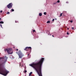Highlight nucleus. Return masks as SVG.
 <instances>
[{"label":"nucleus","instance_id":"f257e3e1","mask_svg":"<svg viewBox=\"0 0 76 76\" xmlns=\"http://www.w3.org/2000/svg\"><path fill=\"white\" fill-rule=\"evenodd\" d=\"M44 60V58H42L41 59L36 63H33L29 65V66L34 68L38 74L39 76H42L41 72L42 64Z\"/></svg>","mask_w":76,"mask_h":76},{"label":"nucleus","instance_id":"f03ea898","mask_svg":"<svg viewBox=\"0 0 76 76\" xmlns=\"http://www.w3.org/2000/svg\"><path fill=\"white\" fill-rule=\"evenodd\" d=\"M16 53L18 54V55L19 58H22V57L24 56V55H23V54L22 53V52L21 51H20V50L19 51L16 52Z\"/></svg>","mask_w":76,"mask_h":76},{"label":"nucleus","instance_id":"7ed1b4c3","mask_svg":"<svg viewBox=\"0 0 76 76\" xmlns=\"http://www.w3.org/2000/svg\"><path fill=\"white\" fill-rule=\"evenodd\" d=\"M8 72L6 71H2L0 69V74L4 75V76H6L8 73Z\"/></svg>","mask_w":76,"mask_h":76},{"label":"nucleus","instance_id":"20e7f679","mask_svg":"<svg viewBox=\"0 0 76 76\" xmlns=\"http://www.w3.org/2000/svg\"><path fill=\"white\" fill-rule=\"evenodd\" d=\"M12 48H9L8 49L6 48L4 50L5 51H7L8 54H10L13 53V52H11V51H12Z\"/></svg>","mask_w":76,"mask_h":76},{"label":"nucleus","instance_id":"39448f33","mask_svg":"<svg viewBox=\"0 0 76 76\" xmlns=\"http://www.w3.org/2000/svg\"><path fill=\"white\" fill-rule=\"evenodd\" d=\"M13 6V3H10L7 6V8L8 9H11L12 7Z\"/></svg>","mask_w":76,"mask_h":76},{"label":"nucleus","instance_id":"423d86ee","mask_svg":"<svg viewBox=\"0 0 76 76\" xmlns=\"http://www.w3.org/2000/svg\"><path fill=\"white\" fill-rule=\"evenodd\" d=\"M32 49V48L31 47H26L24 49V50L25 51H28V50H29L30 51H31V50Z\"/></svg>","mask_w":76,"mask_h":76},{"label":"nucleus","instance_id":"0eeeda50","mask_svg":"<svg viewBox=\"0 0 76 76\" xmlns=\"http://www.w3.org/2000/svg\"><path fill=\"white\" fill-rule=\"evenodd\" d=\"M23 64H21V63H20V67H23Z\"/></svg>","mask_w":76,"mask_h":76},{"label":"nucleus","instance_id":"6e6552de","mask_svg":"<svg viewBox=\"0 0 76 76\" xmlns=\"http://www.w3.org/2000/svg\"><path fill=\"white\" fill-rule=\"evenodd\" d=\"M39 16H42V13H39Z\"/></svg>","mask_w":76,"mask_h":76},{"label":"nucleus","instance_id":"1a4fd4ad","mask_svg":"<svg viewBox=\"0 0 76 76\" xmlns=\"http://www.w3.org/2000/svg\"><path fill=\"white\" fill-rule=\"evenodd\" d=\"M48 34H48V35H51V34H50V32L48 31H47V34H48Z\"/></svg>","mask_w":76,"mask_h":76},{"label":"nucleus","instance_id":"9d476101","mask_svg":"<svg viewBox=\"0 0 76 76\" xmlns=\"http://www.w3.org/2000/svg\"><path fill=\"white\" fill-rule=\"evenodd\" d=\"M31 74H32V72H30V73L29 74V76L31 75Z\"/></svg>","mask_w":76,"mask_h":76},{"label":"nucleus","instance_id":"9b49d317","mask_svg":"<svg viewBox=\"0 0 76 76\" xmlns=\"http://www.w3.org/2000/svg\"><path fill=\"white\" fill-rule=\"evenodd\" d=\"M0 23H2V24H3L4 23V22H3V21H0Z\"/></svg>","mask_w":76,"mask_h":76},{"label":"nucleus","instance_id":"f8f14e48","mask_svg":"<svg viewBox=\"0 0 76 76\" xmlns=\"http://www.w3.org/2000/svg\"><path fill=\"white\" fill-rule=\"evenodd\" d=\"M47 23H50V21H48L47 22Z\"/></svg>","mask_w":76,"mask_h":76},{"label":"nucleus","instance_id":"ddd939ff","mask_svg":"<svg viewBox=\"0 0 76 76\" xmlns=\"http://www.w3.org/2000/svg\"><path fill=\"white\" fill-rule=\"evenodd\" d=\"M44 14L45 15H47V12H44Z\"/></svg>","mask_w":76,"mask_h":76},{"label":"nucleus","instance_id":"4468645a","mask_svg":"<svg viewBox=\"0 0 76 76\" xmlns=\"http://www.w3.org/2000/svg\"><path fill=\"white\" fill-rule=\"evenodd\" d=\"M7 15H9V14H10V12H8L7 13Z\"/></svg>","mask_w":76,"mask_h":76},{"label":"nucleus","instance_id":"2eb2a0df","mask_svg":"<svg viewBox=\"0 0 76 76\" xmlns=\"http://www.w3.org/2000/svg\"><path fill=\"white\" fill-rule=\"evenodd\" d=\"M62 14H63L62 13H61V14H60V17H61V16H62Z\"/></svg>","mask_w":76,"mask_h":76},{"label":"nucleus","instance_id":"dca6fc26","mask_svg":"<svg viewBox=\"0 0 76 76\" xmlns=\"http://www.w3.org/2000/svg\"><path fill=\"white\" fill-rule=\"evenodd\" d=\"M24 72H25V73H26V72H27V71H26V70H25L24 71Z\"/></svg>","mask_w":76,"mask_h":76},{"label":"nucleus","instance_id":"f3484780","mask_svg":"<svg viewBox=\"0 0 76 76\" xmlns=\"http://www.w3.org/2000/svg\"><path fill=\"white\" fill-rule=\"evenodd\" d=\"M57 3H60V1L58 0V1H57Z\"/></svg>","mask_w":76,"mask_h":76},{"label":"nucleus","instance_id":"a211bd4d","mask_svg":"<svg viewBox=\"0 0 76 76\" xmlns=\"http://www.w3.org/2000/svg\"><path fill=\"white\" fill-rule=\"evenodd\" d=\"M70 22H71V23H72V22H73V21L72 20H71L70 21Z\"/></svg>","mask_w":76,"mask_h":76},{"label":"nucleus","instance_id":"6ab92c4d","mask_svg":"<svg viewBox=\"0 0 76 76\" xmlns=\"http://www.w3.org/2000/svg\"><path fill=\"white\" fill-rule=\"evenodd\" d=\"M56 3H53V4H56Z\"/></svg>","mask_w":76,"mask_h":76},{"label":"nucleus","instance_id":"aec40b11","mask_svg":"<svg viewBox=\"0 0 76 76\" xmlns=\"http://www.w3.org/2000/svg\"><path fill=\"white\" fill-rule=\"evenodd\" d=\"M55 20V19H53V20H52V21L53 22V21H54V20Z\"/></svg>","mask_w":76,"mask_h":76},{"label":"nucleus","instance_id":"412c9836","mask_svg":"<svg viewBox=\"0 0 76 76\" xmlns=\"http://www.w3.org/2000/svg\"><path fill=\"white\" fill-rule=\"evenodd\" d=\"M72 29L73 30L74 29V27H72Z\"/></svg>","mask_w":76,"mask_h":76},{"label":"nucleus","instance_id":"4be33fe9","mask_svg":"<svg viewBox=\"0 0 76 76\" xmlns=\"http://www.w3.org/2000/svg\"><path fill=\"white\" fill-rule=\"evenodd\" d=\"M33 32H35V30H34L33 31Z\"/></svg>","mask_w":76,"mask_h":76},{"label":"nucleus","instance_id":"5701e85b","mask_svg":"<svg viewBox=\"0 0 76 76\" xmlns=\"http://www.w3.org/2000/svg\"><path fill=\"white\" fill-rule=\"evenodd\" d=\"M67 35H69V33L68 32H67Z\"/></svg>","mask_w":76,"mask_h":76},{"label":"nucleus","instance_id":"b1692460","mask_svg":"<svg viewBox=\"0 0 76 76\" xmlns=\"http://www.w3.org/2000/svg\"><path fill=\"white\" fill-rule=\"evenodd\" d=\"M12 10V12H14V10Z\"/></svg>","mask_w":76,"mask_h":76},{"label":"nucleus","instance_id":"393cba45","mask_svg":"<svg viewBox=\"0 0 76 76\" xmlns=\"http://www.w3.org/2000/svg\"><path fill=\"white\" fill-rule=\"evenodd\" d=\"M2 12H3V11H2V10H1V11H0V12L1 13H2Z\"/></svg>","mask_w":76,"mask_h":76},{"label":"nucleus","instance_id":"a878e982","mask_svg":"<svg viewBox=\"0 0 76 76\" xmlns=\"http://www.w3.org/2000/svg\"><path fill=\"white\" fill-rule=\"evenodd\" d=\"M66 3H69V2L68 1H67L66 2Z\"/></svg>","mask_w":76,"mask_h":76},{"label":"nucleus","instance_id":"bb28decb","mask_svg":"<svg viewBox=\"0 0 76 76\" xmlns=\"http://www.w3.org/2000/svg\"><path fill=\"white\" fill-rule=\"evenodd\" d=\"M15 23H18V22L17 21H15Z\"/></svg>","mask_w":76,"mask_h":76},{"label":"nucleus","instance_id":"cd10ccee","mask_svg":"<svg viewBox=\"0 0 76 76\" xmlns=\"http://www.w3.org/2000/svg\"><path fill=\"white\" fill-rule=\"evenodd\" d=\"M21 61L22 63H23V60H22V59L21 60Z\"/></svg>","mask_w":76,"mask_h":76},{"label":"nucleus","instance_id":"c85d7f7f","mask_svg":"<svg viewBox=\"0 0 76 76\" xmlns=\"http://www.w3.org/2000/svg\"><path fill=\"white\" fill-rule=\"evenodd\" d=\"M2 65V64H0V66H1Z\"/></svg>","mask_w":76,"mask_h":76},{"label":"nucleus","instance_id":"c756f323","mask_svg":"<svg viewBox=\"0 0 76 76\" xmlns=\"http://www.w3.org/2000/svg\"><path fill=\"white\" fill-rule=\"evenodd\" d=\"M0 26H1V28H2V25H1Z\"/></svg>","mask_w":76,"mask_h":76},{"label":"nucleus","instance_id":"7c9ffc66","mask_svg":"<svg viewBox=\"0 0 76 76\" xmlns=\"http://www.w3.org/2000/svg\"><path fill=\"white\" fill-rule=\"evenodd\" d=\"M16 51H18V49H16Z\"/></svg>","mask_w":76,"mask_h":76},{"label":"nucleus","instance_id":"2f4dec72","mask_svg":"<svg viewBox=\"0 0 76 76\" xmlns=\"http://www.w3.org/2000/svg\"><path fill=\"white\" fill-rule=\"evenodd\" d=\"M67 30H69V28H67Z\"/></svg>","mask_w":76,"mask_h":76},{"label":"nucleus","instance_id":"473e14b6","mask_svg":"<svg viewBox=\"0 0 76 76\" xmlns=\"http://www.w3.org/2000/svg\"><path fill=\"white\" fill-rule=\"evenodd\" d=\"M6 63V62H4V63H3L2 64H4V63Z\"/></svg>","mask_w":76,"mask_h":76},{"label":"nucleus","instance_id":"72a5a7b5","mask_svg":"<svg viewBox=\"0 0 76 76\" xmlns=\"http://www.w3.org/2000/svg\"><path fill=\"white\" fill-rule=\"evenodd\" d=\"M28 56H29V54H28Z\"/></svg>","mask_w":76,"mask_h":76},{"label":"nucleus","instance_id":"f704fd0d","mask_svg":"<svg viewBox=\"0 0 76 76\" xmlns=\"http://www.w3.org/2000/svg\"><path fill=\"white\" fill-rule=\"evenodd\" d=\"M1 18H0V20H1Z\"/></svg>","mask_w":76,"mask_h":76},{"label":"nucleus","instance_id":"c9c22d12","mask_svg":"<svg viewBox=\"0 0 76 76\" xmlns=\"http://www.w3.org/2000/svg\"><path fill=\"white\" fill-rule=\"evenodd\" d=\"M52 37H54V36L53 35H52Z\"/></svg>","mask_w":76,"mask_h":76},{"label":"nucleus","instance_id":"e433bc0d","mask_svg":"<svg viewBox=\"0 0 76 76\" xmlns=\"http://www.w3.org/2000/svg\"><path fill=\"white\" fill-rule=\"evenodd\" d=\"M29 76H33L29 75Z\"/></svg>","mask_w":76,"mask_h":76},{"label":"nucleus","instance_id":"4c0bfd02","mask_svg":"<svg viewBox=\"0 0 76 76\" xmlns=\"http://www.w3.org/2000/svg\"><path fill=\"white\" fill-rule=\"evenodd\" d=\"M11 10H14L13 9H12Z\"/></svg>","mask_w":76,"mask_h":76},{"label":"nucleus","instance_id":"58836bf2","mask_svg":"<svg viewBox=\"0 0 76 76\" xmlns=\"http://www.w3.org/2000/svg\"><path fill=\"white\" fill-rule=\"evenodd\" d=\"M14 48H15V47H14Z\"/></svg>","mask_w":76,"mask_h":76},{"label":"nucleus","instance_id":"ea45409f","mask_svg":"<svg viewBox=\"0 0 76 76\" xmlns=\"http://www.w3.org/2000/svg\"><path fill=\"white\" fill-rule=\"evenodd\" d=\"M1 25H0V26Z\"/></svg>","mask_w":76,"mask_h":76},{"label":"nucleus","instance_id":"a19ab883","mask_svg":"<svg viewBox=\"0 0 76 76\" xmlns=\"http://www.w3.org/2000/svg\"><path fill=\"white\" fill-rule=\"evenodd\" d=\"M6 61H7L6 60Z\"/></svg>","mask_w":76,"mask_h":76}]
</instances>
